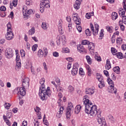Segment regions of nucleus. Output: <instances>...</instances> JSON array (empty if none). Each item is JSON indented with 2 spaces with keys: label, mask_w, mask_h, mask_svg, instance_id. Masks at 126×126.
Here are the masks:
<instances>
[{
  "label": "nucleus",
  "mask_w": 126,
  "mask_h": 126,
  "mask_svg": "<svg viewBox=\"0 0 126 126\" xmlns=\"http://www.w3.org/2000/svg\"><path fill=\"white\" fill-rule=\"evenodd\" d=\"M87 98H88V95H86L84 96L83 99V104L85 107V113L93 117H95V116L97 115L96 120L98 124H99V125H101V126H107L105 120L102 119L101 112L97 110V106H96V105H93V103H92V102Z\"/></svg>",
  "instance_id": "f257e3e1"
},
{
  "label": "nucleus",
  "mask_w": 126,
  "mask_h": 126,
  "mask_svg": "<svg viewBox=\"0 0 126 126\" xmlns=\"http://www.w3.org/2000/svg\"><path fill=\"white\" fill-rule=\"evenodd\" d=\"M39 83L41 86L39 88V96L42 101H45L51 97L52 91L49 87H48L47 89L45 88V78H41Z\"/></svg>",
  "instance_id": "f03ea898"
},
{
  "label": "nucleus",
  "mask_w": 126,
  "mask_h": 126,
  "mask_svg": "<svg viewBox=\"0 0 126 126\" xmlns=\"http://www.w3.org/2000/svg\"><path fill=\"white\" fill-rule=\"evenodd\" d=\"M29 78H24L22 80V87L17 88L14 90V91L18 92V94H20L21 96H25L26 94L25 89L29 88Z\"/></svg>",
  "instance_id": "7ed1b4c3"
},
{
  "label": "nucleus",
  "mask_w": 126,
  "mask_h": 126,
  "mask_svg": "<svg viewBox=\"0 0 126 126\" xmlns=\"http://www.w3.org/2000/svg\"><path fill=\"white\" fill-rule=\"evenodd\" d=\"M107 81L109 84V87H108V89H109V92L110 93H114L116 94L117 93V89H115V84H114V82L111 78H108Z\"/></svg>",
  "instance_id": "20e7f679"
},
{
  "label": "nucleus",
  "mask_w": 126,
  "mask_h": 126,
  "mask_svg": "<svg viewBox=\"0 0 126 126\" xmlns=\"http://www.w3.org/2000/svg\"><path fill=\"white\" fill-rule=\"evenodd\" d=\"M50 0H43L40 4V11L43 13L45 10V5L49 4Z\"/></svg>",
  "instance_id": "39448f33"
},
{
  "label": "nucleus",
  "mask_w": 126,
  "mask_h": 126,
  "mask_svg": "<svg viewBox=\"0 0 126 126\" xmlns=\"http://www.w3.org/2000/svg\"><path fill=\"white\" fill-rule=\"evenodd\" d=\"M90 25L91 31L93 33V35H97L99 31V25L97 24H94L95 31H94V26H93V24L92 23H90Z\"/></svg>",
  "instance_id": "423d86ee"
},
{
  "label": "nucleus",
  "mask_w": 126,
  "mask_h": 126,
  "mask_svg": "<svg viewBox=\"0 0 126 126\" xmlns=\"http://www.w3.org/2000/svg\"><path fill=\"white\" fill-rule=\"evenodd\" d=\"M5 55L7 59H11L13 57V52L12 49L8 48L5 51Z\"/></svg>",
  "instance_id": "0eeeda50"
},
{
  "label": "nucleus",
  "mask_w": 126,
  "mask_h": 126,
  "mask_svg": "<svg viewBox=\"0 0 126 126\" xmlns=\"http://www.w3.org/2000/svg\"><path fill=\"white\" fill-rule=\"evenodd\" d=\"M13 37H14V35H13L12 32L11 31H7L5 35V38L6 40H12Z\"/></svg>",
  "instance_id": "6e6552de"
},
{
  "label": "nucleus",
  "mask_w": 126,
  "mask_h": 126,
  "mask_svg": "<svg viewBox=\"0 0 126 126\" xmlns=\"http://www.w3.org/2000/svg\"><path fill=\"white\" fill-rule=\"evenodd\" d=\"M58 31L60 33V34H62L63 33V20L62 19H60L59 20V23L58 25Z\"/></svg>",
  "instance_id": "1a4fd4ad"
},
{
  "label": "nucleus",
  "mask_w": 126,
  "mask_h": 126,
  "mask_svg": "<svg viewBox=\"0 0 126 126\" xmlns=\"http://www.w3.org/2000/svg\"><path fill=\"white\" fill-rule=\"evenodd\" d=\"M73 20L74 22V23L76 24V25H80V24H81V20L80 19V18H79V16L78 17L74 16V18H73Z\"/></svg>",
  "instance_id": "9d476101"
},
{
  "label": "nucleus",
  "mask_w": 126,
  "mask_h": 126,
  "mask_svg": "<svg viewBox=\"0 0 126 126\" xmlns=\"http://www.w3.org/2000/svg\"><path fill=\"white\" fill-rule=\"evenodd\" d=\"M81 4V2L80 0H76L75 1V3L74 4V8L76 10H78L80 8V4Z\"/></svg>",
  "instance_id": "9b49d317"
},
{
  "label": "nucleus",
  "mask_w": 126,
  "mask_h": 126,
  "mask_svg": "<svg viewBox=\"0 0 126 126\" xmlns=\"http://www.w3.org/2000/svg\"><path fill=\"white\" fill-rule=\"evenodd\" d=\"M95 93L94 89L87 88L85 90L86 94H89V95H93V94Z\"/></svg>",
  "instance_id": "f8f14e48"
},
{
  "label": "nucleus",
  "mask_w": 126,
  "mask_h": 126,
  "mask_svg": "<svg viewBox=\"0 0 126 126\" xmlns=\"http://www.w3.org/2000/svg\"><path fill=\"white\" fill-rule=\"evenodd\" d=\"M126 14V11H123L121 12V14L120 13V16H122L123 17L122 22L124 23V24H126V16H125Z\"/></svg>",
  "instance_id": "ddd939ff"
},
{
  "label": "nucleus",
  "mask_w": 126,
  "mask_h": 126,
  "mask_svg": "<svg viewBox=\"0 0 126 126\" xmlns=\"http://www.w3.org/2000/svg\"><path fill=\"white\" fill-rule=\"evenodd\" d=\"M111 67H112V65H111V62H110V60L109 59H107L106 60V63L105 64V68L106 69L109 70V69H110Z\"/></svg>",
  "instance_id": "4468645a"
},
{
  "label": "nucleus",
  "mask_w": 126,
  "mask_h": 126,
  "mask_svg": "<svg viewBox=\"0 0 126 126\" xmlns=\"http://www.w3.org/2000/svg\"><path fill=\"white\" fill-rule=\"evenodd\" d=\"M77 50L78 52H80V53H83L85 51V48L83 47V45L80 44L77 46Z\"/></svg>",
  "instance_id": "2eb2a0df"
},
{
  "label": "nucleus",
  "mask_w": 126,
  "mask_h": 126,
  "mask_svg": "<svg viewBox=\"0 0 126 126\" xmlns=\"http://www.w3.org/2000/svg\"><path fill=\"white\" fill-rule=\"evenodd\" d=\"M66 109L73 112V110H74V107H73V104H72V103L69 102L68 103V107H67Z\"/></svg>",
  "instance_id": "dca6fc26"
},
{
  "label": "nucleus",
  "mask_w": 126,
  "mask_h": 126,
  "mask_svg": "<svg viewBox=\"0 0 126 126\" xmlns=\"http://www.w3.org/2000/svg\"><path fill=\"white\" fill-rule=\"evenodd\" d=\"M86 68L88 71V76H91V74L92 73V70H91V67L89 65H86Z\"/></svg>",
  "instance_id": "f3484780"
},
{
  "label": "nucleus",
  "mask_w": 126,
  "mask_h": 126,
  "mask_svg": "<svg viewBox=\"0 0 126 126\" xmlns=\"http://www.w3.org/2000/svg\"><path fill=\"white\" fill-rule=\"evenodd\" d=\"M88 48L90 51L92 50L93 52H94V49H95V45H94V43L90 42L88 44Z\"/></svg>",
  "instance_id": "a211bd4d"
},
{
  "label": "nucleus",
  "mask_w": 126,
  "mask_h": 126,
  "mask_svg": "<svg viewBox=\"0 0 126 126\" xmlns=\"http://www.w3.org/2000/svg\"><path fill=\"white\" fill-rule=\"evenodd\" d=\"M82 106L80 105H77L75 108V114H79L80 111H81Z\"/></svg>",
  "instance_id": "6ab92c4d"
},
{
  "label": "nucleus",
  "mask_w": 126,
  "mask_h": 126,
  "mask_svg": "<svg viewBox=\"0 0 126 126\" xmlns=\"http://www.w3.org/2000/svg\"><path fill=\"white\" fill-rule=\"evenodd\" d=\"M25 7H23V9L24 11H23V15L25 16V18L28 19V18H30V15L26 12V9H24Z\"/></svg>",
  "instance_id": "aec40b11"
},
{
  "label": "nucleus",
  "mask_w": 126,
  "mask_h": 126,
  "mask_svg": "<svg viewBox=\"0 0 126 126\" xmlns=\"http://www.w3.org/2000/svg\"><path fill=\"white\" fill-rule=\"evenodd\" d=\"M96 79H97L99 82L104 81L103 76L102 75H100L99 73L96 74Z\"/></svg>",
  "instance_id": "412c9836"
},
{
  "label": "nucleus",
  "mask_w": 126,
  "mask_h": 126,
  "mask_svg": "<svg viewBox=\"0 0 126 126\" xmlns=\"http://www.w3.org/2000/svg\"><path fill=\"white\" fill-rule=\"evenodd\" d=\"M115 55L117 56L118 59H120L121 60L125 58V56L123 55L122 52H117L116 54H115Z\"/></svg>",
  "instance_id": "4be33fe9"
},
{
  "label": "nucleus",
  "mask_w": 126,
  "mask_h": 126,
  "mask_svg": "<svg viewBox=\"0 0 126 126\" xmlns=\"http://www.w3.org/2000/svg\"><path fill=\"white\" fill-rule=\"evenodd\" d=\"M44 52L41 49H39L38 51L37 56L38 58H43L44 57Z\"/></svg>",
  "instance_id": "5701e85b"
},
{
  "label": "nucleus",
  "mask_w": 126,
  "mask_h": 126,
  "mask_svg": "<svg viewBox=\"0 0 126 126\" xmlns=\"http://www.w3.org/2000/svg\"><path fill=\"white\" fill-rule=\"evenodd\" d=\"M112 19L113 20H116V19H117V18H118V13H117V12H113L112 13Z\"/></svg>",
  "instance_id": "b1692460"
},
{
  "label": "nucleus",
  "mask_w": 126,
  "mask_h": 126,
  "mask_svg": "<svg viewBox=\"0 0 126 126\" xmlns=\"http://www.w3.org/2000/svg\"><path fill=\"white\" fill-rule=\"evenodd\" d=\"M72 112L71 110H68V109L66 110V117L67 119H69L71 117V113Z\"/></svg>",
  "instance_id": "393cba45"
},
{
  "label": "nucleus",
  "mask_w": 126,
  "mask_h": 126,
  "mask_svg": "<svg viewBox=\"0 0 126 126\" xmlns=\"http://www.w3.org/2000/svg\"><path fill=\"white\" fill-rule=\"evenodd\" d=\"M86 59L87 60V62L89 64H91L92 63V59L90 57V56L87 55L86 56Z\"/></svg>",
  "instance_id": "a878e982"
},
{
  "label": "nucleus",
  "mask_w": 126,
  "mask_h": 126,
  "mask_svg": "<svg viewBox=\"0 0 126 126\" xmlns=\"http://www.w3.org/2000/svg\"><path fill=\"white\" fill-rule=\"evenodd\" d=\"M21 68V63L17 62L15 66V69L16 70H18L19 69H20Z\"/></svg>",
  "instance_id": "bb28decb"
},
{
  "label": "nucleus",
  "mask_w": 126,
  "mask_h": 126,
  "mask_svg": "<svg viewBox=\"0 0 126 126\" xmlns=\"http://www.w3.org/2000/svg\"><path fill=\"white\" fill-rule=\"evenodd\" d=\"M113 71L115 72L116 73H117V74H120V67L119 66H116L114 67L113 69Z\"/></svg>",
  "instance_id": "cd10ccee"
},
{
  "label": "nucleus",
  "mask_w": 126,
  "mask_h": 126,
  "mask_svg": "<svg viewBox=\"0 0 126 126\" xmlns=\"http://www.w3.org/2000/svg\"><path fill=\"white\" fill-rule=\"evenodd\" d=\"M99 84H98V87L100 89H102L103 87H105V82L103 81H102L101 82H99Z\"/></svg>",
  "instance_id": "c85d7f7f"
},
{
  "label": "nucleus",
  "mask_w": 126,
  "mask_h": 126,
  "mask_svg": "<svg viewBox=\"0 0 126 126\" xmlns=\"http://www.w3.org/2000/svg\"><path fill=\"white\" fill-rule=\"evenodd\" d=\"M43 54H44V57L46 58L47 56H48V49L46 47H44L43 48Z\"/></svg>",
  "instance_id": "c756f323"
},
{
  "label": "nucleus",
  "mask_w": 126,
  "mask_h": 126,
  "mask_svg": "<svg viewBox=\"0 0 126 126\" xmlns=\"http://www.w3.org/2000/svg\"><path fill=\"white\" fill-rule=\"evenodd\" d=\"M116 41H117V43L118 45H121V44L123 43V38L121 37V36H119L117 37Z\"/></svg>",
  "instance_id": "7c9ffc66"
},
{
  "label": "nucleus",
  "mask_w": 126,
  "mask_h": 126,
  "mask_svg": "<svg viewBox=\"0 0 126 126\" xmlns=\"http://www.w3.org/2000/svg\"><path fill=\"white\" fill-rule=\"evenodd\" d=\"M78 71V69L73 68L71 70V73L72 75H76V74H77Z\"/></svg>",
  "instance_id": "2f4dec72"
},
{
  "label": "nucleus",
  "mask_w": 126,
  "mask_h": 126,
  "mask_svg": "<svg viewBox=\"0 0 126 126\" xmlns=\"http://www.w3.org/2000/svg\"><path fill=\"white\" fill-rule=\"evenodd\" d=\"M106 29L108 32H109V33H112L113 32V30L114 28H113V27H110L109 26H107L106 27Z\"/></svg>",
  "instance_id": "473e14b6"
},
{
  "label": "nucleus",
  "mask_w": 126,
  "mask_h": 126,
  "mask_svg": "<svg viewBox=\"0 0 126 126\" xmlns=\"http://www.w3.org/2000/svg\"><path fill=\"white\" fill-rule=\"evenodd\" d=\"M35 33V28L32 27L29 30V35H33Z\"/></svg>",
  "instance_id": "72a5a7b5"
},
{
  "label": "nucleus",
  "mask_w": 126,
  "mask_h": 126,
  "mask_svg": "<svg viewBox=\"0 0 126 126\" xmlns=\"http://www.w3.org/2000/svg\"><path fill=\"white\" fill-rule=\"evenodd\" d=\"M41 27L44 30H47L48 29V27H47V23L43 22L41 25Z\"/></svg>",
  "instance_id": "f704fd0d"
},
{
  "label": "nucleus",
  "mask_w": 126,
  "mask_h": 126,
  "mask_svg": "<svg viewBox=\"0 0 126 126\" xmlns=\"http://www.w3.org/2000/svg\"><path fill=\"white\" fill-rule=\"evenodd\" d=\"M68 92L70 93H73L74 91V89L73 88V87L71 86H69L68 88Z\"/></svg>",
  "instance_id": "c9c22d12"
},
{
  "label": "nucleus",
  "mask_w": 126,
  "mask_h": 126,
  "mask_svg": "<svg viewBox=\"0 0 126 126\" xmlns=\"http://www.w3.org/2000/svg\"><path fill=\"white\" fill-rule=\"evenodd\" d=\"M17 51L16 50V61L17 63H19V61L20 60V56H19V54L17 53Z\"/></svg>",
  "instance_id": "e433bc0d"
},
{
  "label": "nucleus",
  "mask_w": 126,
  "mask_h": 126,
  "mask_svg": "<svg viewBox=\"0 0 126 126\" xmlns=\"http://www.w3.org/2000/svg\"><path fill=\"white\" fill-rule=\"evenodd\" d=\"M62 42L63 44H65L66 39H65V35H63L62 36Z\"/></svg>",
  "instance_id": "4c0bfd02"
},
{
  "label": "nucleus",
  "mask_w": 126,
  "mask_h": 126,
  "mask_svg": "<svg viewBox=\"0 0 126 126\" xmlns=\"http://www.w3.org/2000/svg\"><path fill=\"white\" fill-rule=\"evenodd\" d=\"M56 42H57V45L61 44V36H60V35L57 36Z\"/></svg>",
  "instance_id": "58836bf2"
},
{
  "label": "nucleus",
  "mask_w": 126,
  "mask_h": 126,
  "mask_svg": "<svg viewBox=\"0 0 126 126\" xmlns=\"http://www.w3.org/2000/svg\"><path fill=\"white\" fill-rule=\"evenodd\" d=\"M85 33L87 36H91V32L90 31V30H89V29H87L86 30Z\"/></svg>",
  "instance_id": "ea45409f"
},
{
  "label": "nucleus",
  "mask_w": 126,
  "mask_h": 126,
  "mask_svg": "<svg viewBox=\"0 0 126 126\" xmlns=\"http://www.w3.org/2000/svg\"><path fill=\"white\" fill-rule=\"evenodd\" d=\"M111 52L113 55H116V54H117V52L118 51H117V49H116V48L112 47L111 48Z\"/></svg>",
  "instance_id": "a19ab883"
},
{
  "label": "nucleus",
  "mask_w": 126,
  "mask_h": 126,
  "mask_svg": "<svg viewBox=\"0 0 126 126\" xmlns=\"http://www.w3.org/2000/svg\"><path fill=\"white\" fill-rule=\"evenodd\" d=\"M90 41L87 40H83L82 41V45H88L89 44Z\"/></svg>",
  "instance_id": "79ce46f5"
},
{
  "label": "nucleus",
  "mask_w": 126,
  "mask_h": 126,
  "mask_svg": "<svg viewBox=\"0 0 126 126\" xmlns=\"http://www.w3.org/2000/svg\"><path fill=\"white\" fill-rule=\"evenodd\" d=\"M63 52L65 53H69V49L68 48H63Z\"/></svg>",
  "instance_id": "37998d69"
},
{
  "label": "nucleus",
  "mask_w": 126,
  "mask_h": 126,
  "mask_svg": "<svg viewBox=\"0 0 126 126\" xmlns=\"http://www.w3.org/2000/svg\"><path fill=\"white\" fill-rule=\"evenodd\" d=\"M7 31H11V24L9 23H8L7 24Z\"/></svg>",
  "instance_id": "c03bdc74"
},
{
  "label": "nucleus",
  "mask_w": 126,
  "mask_h": 126,
  "mask_svg": "<svg viewBox=\"0 0 126 126\" xmlns=\"http://www.w3.org/2000/svg\"><path fill=\"white\" fill-rule=\"evenodd\" d=\"M57 88V91L58 92H60V91L61 92H63V87H61V86H59L58 87H56Z\"/></svg>",
  "instance_id": "a18cd8bd"
},
{
  "label": "nucleus",
  "mask_w": 126,
  "mask_h": 126,
  "mask_svg": "<svg viewBox=\"0 0 126 126\" xmlns=\"http://www.w3.org/2000/svg\"><path fill=\"white\" fill-rule=\"evenodd\" d=\"M26 4L27 5H32V0H26Z\"/></svg>",
  "instance_id": "49530a36"
},
{
  "label": "nucleus",
  "mask_w": 126,
  "mask_h": 126,
  "mask_svg": "<svg viewBox=\"0 0 126 126\" xmlns=\"http://www.w3.org/2000/svg\"><path fill=\"white\" fill-rule=\"evenodd\" d=\"M63 109H64V107L63 106L60 107V111H59V115H63Z\"/></svg>",
  "instance_id": "de8ad7c7"
},
{
  "label": "nucleus",
  "mask_w": 126,
  "mask_h": 126,
  "mask_svg": "<svg viewBox=\"0 0 126 126\" xmlns=\"http://www.w3.org/2000/svg\"><path fill=\"white\" fill-rule=\"evenodd\" d=\"M76 29H77L78 32H79V33L81 32L82 31V28H81V26H80L79 25L76 26Z\"/></svg>",
  "instance_id": "09e8293b"
},
{
  "label": "nucleus",
  "mask_w": 126,
  "mask_h": 126,
  "mask_svg": "<svg viewBox=\"0 0 126 126\" xmlns=\"http://www.w3.org/2000/svg\"><path fill=\"white\" fill-rule=\"evenodd\" d=\"M26 13L29 15H31V14H33V13H34V11H33V10H32V9H30L27 10V11H26Z\"/></svg>",
  "instance_id": "8fccbe9b"
},
{
  "label": "nucleus",
  "mask_w": 126,
  "mask_h": 126,
  "mask_svg": "<svg viewBox=\"0 0 126 126\" xmlns=\"http://www.w3.org/2000/svg\"><path fill=\"white\" fill-rule=\"evenodd\" d=\"M94 59L97 61V62H101L102 61V59H101V57L100 56H95L94 57Z\"/></svg>",
  "instance_id": "3c124183"
},
{
  "label": "nucleus",
  "mask_w": 126,
  "mask_h": 126,
  "mask_svg": "<svg viewBox=\"0 0 126 126\" xmlns=\"http://www.w3.org/2000/svg\"><path fill=\"white\" fill-rule=\"evenodd\" d=\"M10 106H11V105L8 103H5L4 104L5 108V109H7V110L9 109V107H10Z\"/></svg>",
  "instance_id": "603ef678"
},
{
  "label": "nucleus",
  "mask_w": 126,
  "mask_h": 126,
  "mask_svg": "<svg viewBox=\"0 0 126 126\" xmlns=\"http://www.w3.org/2000/svg\"><path fill=\"white\" fill-rule=\"evenodd\" d=\"M37 48H38V45H37V44H35V45H33L32 47V51L35 52V51H36V50H37Z\"/></svg>",
  "instance_id": "864d4df0"
},
{
  "label": "nucleus",
  "mask_w": 126,
  "mask_h": 126,
  "mask_svg": "<svg viewBox=\"0 0 126 126\" xmlns=\"http://www.w3.org/2000/svg\"><path fill=\"white\" fill-rule=\"evenodd\" d=\"M34 111L35 112H36V113H40V111H41V109H40V108L38 106H36V109L34 108Z\"/></svg>",
  "instance_id": "5fc2aeb1"
},
{
  "label": "nucleus",
  "mask_w": 126,
  "mask_h": 126,
  "mask_svg": "<svg viewBox=\"0 0 126 126\" xmlns=\"http://www.w3.org/2000/svg\"><path fill=\"white\" fill-rule=\"evenodd\" d=\"M21 57H25V51L24 50H22L20 51Z\"/></svg>",
  "instance_id": "6e6d98bb"
},
{
  "label": "nucleus",
  "mask_w": 126,
  "mask_h": 126,
  "mask_svg": "<svg viewBox=\"0 0 126 126\" xmlns=\"http://www.w3.org/2000/svg\"><path fill=\"white\" fill-rule=\"evenodd\" d=\"M0 10L1 11H5V10H6V8H5V6H1L0 7Z\"/></svg>",
  "instance_id": "4d7b16f0"
},
{
  "label": "nucleus",
  "mask_w": 126,
  "mask_h": 126,
  "mask_svg": "<svg viewBox=\"0 0 126 126\" xmlns=\"http://www.w3.org/2000/svg\"><path fill=\"white\" fill-rule=\"evenodd\" d=\"M53 57H55L56 58H58L59 57V53L57 52H54L53 53Z\"/></svg>",
  "instance_id": "13d9d810"
},
{
  "label": "nucleus",
  "mask_w": 126,
  "mask_h": 126,
  "mask_svg": "<svg viewBox=\"0 0 126 126\" xmlns=\"http://www.w3.org/2000/svg\"><path fill=\"white\" fill-rule=\"evenodd\" d=\"M111 42L112 44H114L115 42H116V39L115 38V35H113L112 37H111Z\"/></svg>",
  "instance_id": "bf43d9fd"
},
{
  "label": "nucleus",
  "mask_w": 126,
  "mask_h": 126,
  "mask_svg": "<svg viewBox=\"0 0 126 126\" xmlns=\"http://www.w3.org/2000/svg\"><path fill=\"white\" fill-rule=\"evenodd\" d=\"M79 65L78 63H75L73 64V68H77L78 69Z\"/></svg>",
  "instance_id": "052dcab7"
},
{
  "label": "nucleus",
  "mask_w": 126,
  "mask_h": 126,
  "mask_svg": "<svg viewBox=\"0 0 126 126\" xmlns=\"http://www.w3.org/2000/svg\"><path fill=\"white\" fill-rule=\"evenodd\" d=\"M91 15L90 13H87L86 14V18H87V19H90L91 18Z\"/></svg>",
  "instance_id": "680f3d73"
},
{
  "label": "nucleus",
  "mask_w": 126,
  "mask_h": 126,
  "mask_svg": "<svg viewBox=\"0 0 126 126\" xmlns=\"http://www.w3.org/2000/svg\"><path fill=\"white\" fill-rule=\"evenodd\" d=\"M79 73L81 74V75H84V71H83V69L80 68Z\"/></svg>",
  "instance_id": "e2e57ef3"
},
{
  "label": "nucleus",
  "mask_w": 126,
  "mask_h": 126,
  "mask_svg": "<svg viewBox=\"0 0 126 126\" xmlns=\"http://www.w3.org/2000/svg\"><path fill=\"white\" fill-rule=\"evenodd\" d=\"M71 67V63L69 62L67 66V69H70Z\"/></svg>",
  "instance_id": "0e129e2a"
},
{
  "label": "nucleus",
  "mask_w": 126,
  "mask_h": 126,
  "mask_svg": "<svg viewBox=\"0 0 126 126\" xmlns=\"http://www.w3.org/2000/svg\"><path fill=\"white\" fill-rule=\"evenodd\" d=\"M67 61L69 62V63H71V62H73V59L72 58L69 57L66 59Z\"/></svg>",
  "instance_id": "69168bd1"
},
{
  "label": "nucleus",
  "mask_w": 126,
  "mask_h": 126,
  "mask_svg": "<svg viewBox=\"0 0 126 126\" xmlns=\"http://www.w3.org/2000/svg\"><path fill=\"white\" fill-rule=\"evenodd\" d=\"M122 49L123 51H126V45L124 44L122 45Z\"/></svg>",
  "instance_id": "338daca9"
},
{
  "label": "nucleus",
  "mask_w": 126,
  "mask_h": 126,
  "mask_svg": "<svg viewBox=\"0 0 126 126\" xmlns=\"http://www.w3.org/2000/svg\"><path fill=\"white\" fill-rule=\"evenodd\" d=\"M123 8H124L125 11H126V1H123Z\"/></svg>",
  "instance_id": "774afa93"
}]
</instances>
